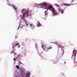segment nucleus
<instances>
[{
  "instance_id": "1",
  "label": "nucleus",
  "mask_w": 77,
  "mask_h": 77,
  "mask_svg": "<svg viewBox=\"0 0 77 77\" xmlns=\"http://www.w3.org/2000/svg\"><path fill=\"white\" fill-rule=\"evenodd\" d=\"M28 10H26V9H23L21 11L23 13V17H21V19L25 21H26V19H24V16L25 15V16L28 17L29 15V14H30V13H29V12H28Z\"/></svg>"
},
{
  "instance_id": "2",
  "label": "nucleus",
  "mask_w": 77,
  "mask_h": 77,
  "mask_svg": "<svg viewBox=\"0 0 77 77\" xmlns=\"http://www.w3.org/2000/svg\"><path fill=\"white\" fill-rule=\"evenodd\" d=\"M51 8L52 9V14H54V15H56L57 14V12L56 11L55 9H54L53 6H49L48 7V8L46 9L48 10H49V9H50Z\"/></svg>"
},
{
  "instance_id": "3",
  "label": "nucleus",
  "mask_w": 77,
  "mask_h": 77,
  "mask_svg": "<svg viewBox=\"0 0 77 77\" xmlns=\"http://www.w3.org/2000/svg\"><path fill=\"white\" fill-rule=\"evenodd\" d=\"M40 6H42V9H48V6H47V3H42L41 4Z\"/></svg>"
},
{
  "instance_id": "4",
  "label": "nucleus",
  "mask_w": 77,
  "mask_h": 77,
  "mask_svg": "<svg viewBox=\"0 0 77 77\" xmlns=\"http://www.w3.org/2000/svg\"><path fill=\"white\" fill-rule=\"evenodd\" d=\"M11 6L13 7V8H14V9H15L16 10V11L17 12V8L16 7V6L15 5H11Z\"/></svg>"
},
{
  "instance_id": "5",
  "label": "nucleus",
  "mask_w": 77,
  "mask_h": 77,
  "mask_svg": "<svg viewBox=\"0 0 77 77\" xmlns=\"http://www.w3.org/2000/svg\"><path fill=\"white\" fill-rule=\"evenodd\" d=\"M30 72L27 73L26 75V77H30Z\"/></svg>"
},
{
  "instance_id": "6",
  "label": "nucleus",
  "mask_w": 77,
  "mask_h": 77,
  "mask_svg": "<svg viewBox=\"0 0 77 77\" xmlns=\"http://www.w3.org/2000/svg\"><path fill=\"white\" fill-rule=\"evenodd\" d=\"M52 48L51 47H50V48H48V49H45V50L46 51H48V50H50V49H51Z\"/></svg>"
},
{
  "instance_id": "7",
  "label": "nucleus",
  "mask_w": 77,
  "mask_h": 77,
  "mask_svg": "<svg viewBox=\"0 0 77 77\" xmlns=\"http://www.w3.org/2000/svg\"><path fill=\"white\" fill-rule=\"evenodd\" d=\"M37 27H40L41 26V24L39 22H38V23L37 24Z\"/></svg>"
},
{
  "instance_id": "8",
  "label": "nucleus",
  "mask_w": 77,
  "mask_h": 77,
  "mask_svg": "<svg viewBox=\"0 0 77 77\" xmlns=\"http://www.w3.org/2000/svg\"><path fill=\"white\" fill-rule=\"evenodd\" d=\"M64 6H71V4H63Z\"/></svg>"
},
{
  "instance_id": "9",
  "label": "nucleus",
  "mask_w": 77,
  "mask_h": 77,
  "mask_svg": "<svg viewBox=\"0 0 77 77\" xmlns=\"http://www.w3.org/2000/svg\"><path fill=\"white\" fill-rule=\"evenodd\" d=\"M55 5H56V6H57V7H59V11H60V7L56 4Z\"/></svg>"
},
{
  "instance_id": "10",
  "label": "nucleus",
  "mask_w": 77,
  "mask_h": 77,
  "mask_svg": "<svg viewBox=\"0 0 77 77\" xmlns=\"http://www.w3.org/2000/svg\"><path fill=\"white\" fill-rule=\"evenodd\" d=\"M48 15V12H47V11H46L45 12V16H47Z\"/></svg>"
},
{
  "instance_id": "11",
  "label": "nucleus",
  "mask_w": 77,
  "mask_h": 77,
  "mask_svg": "<svg viewBox=\"0 0 77 77\" xmlns=\"http://www.w3.org/2000/svg\"><path fill=\"white\" fill-rule=\"evenodd\" d=\"M58 47H60V48H63V46H61V45H57Z\"/></svg>"
},
{
  "instance_id": "12",
  "label": "nucleus",
  "mask_w": 77,
  "mask_h": 77,
  "mask_svg": "<svg viewBox=\"0 0 77 77\" xmlns=\"http://www.w3.org/2000/svg\"><path fill=\"white\" fill-rule=\"evenodd\" d=\"M24 71H25V69H22L21 72H24Z\"/></svg>"
},
{
  "instance_id": "13",
  "label": "nucleus",
  "mask_w": 77,
  "mask_h": 77,
  "mask_svg": "<svg viewBox=\"0 0 77 77\" xmlns=\"http://www.w3.org/2000/svg\"><path fill=\"white\" fill-rule=\"evenodd\" d=\"M31 27H35V26H34V25H33V24H31Z\"/></svg>"
},
{
  "instance_id": "14",
  "label": "nucleus",
  "mask_w": 77,
  "mask_h": 77,
  "mask_svg": "<svg viewBox=\"0 0 77 77\" xmlns=\"http://www.w3.org/2000/svg\"><path fill=\"white\" fill-rule=\"evenodd\" d=\"M16 66L17 68L18 69H19V66H18V65H17Z\"/></svg>"
},
{
  "instance_id": "15",
  "label": "nucleus",
  "mask_w": 77,
  "mask_h": 77,
  "mask_svg": "<svg viewBox=\"0 0 77 77\" xmlns=\"http://www.w3.org/2000/svg\"><path fill=\"white\" fill-rule=\"evenodd\" d=\"M12 51L13 53H14V55H17V53H14V50H13Z\"/></svg>"
},
{
  "instance_id": "16",
  "label": "nucleus",
  "mask_w": 77,
  "mask_h": 77,
  "mask_svg": "<svg viewBox=\"0 0 77 77\" xmlns=\"http://www.w3.org/2000/svg\"><path fill=\"white\" fill-rule=\"evenodd\" d=\"M74 0H72L71 1V3H73V2H74Z\"/></svg>"
},
{
  "instance_id": "17",
  "label": "nucleus",
  "mask_w": 77,
  "mask_h": 77,
  "mask_svg": "<svg viewBox=\"0 0 77 77\" xmlns=\"http://www.w3.org/2000/svg\"><path fill=\"white\" fill-rule=\"evenodd\" d=\"M15 45H18V43H15Z\"/></svg>"
},
{
  "instance_id": "18",
  "label": "nucleus",
  "mask_w": 77,
  "mask_h": 77,
  "mask_svg": "<svg viewBox=\"0 0 77 77\" xmlns=\"http://www.w3.org/2000/svg\"><path fill=\"white\" fill-rule=\"evenodd\" d=\"M61 14H63V11H61Z\"/></svg>"
},
{
  "instance_id": "19",
  "label": "nucleus",
  "mask_w": 77,
  "mask_h": 77,
  "mask_svg": "<svg viewBox=\"0 0 77 77\" xmlns=\"http://www.w3.org/2000/svg\"><path fill=\"white\" fill-rule=\"evenodd\" d=\"M75 50H73V53H74V52L75 51Z\"/></svg>"
},
{
  "instance_id": "20",
  "label": "nucleus",
  "mask_w": 77,
  "mask_h": 77,
  "mask_svg": "<svg viewBox=\"0 0 77 77\" xmlns=\"http://www.w3.org/2000/svg\"><path fill=\"white\" fill-rule=\"evenodd\" d=\"M14 60H16V59H15V58L13 59Z\"/></svg>"
},
{
  "instance_id": "21",
  "label": "nucleus",
  "mask_w": 77,
  "mask_h": 77,
  "mask_svg": "<svg viewBox=\"0 0 77 77\" xmlns=\"http://www.w3.org/2000/svg\"><path fill=\"white\" fill-rule=\"evenodd\" d=\"M77 5V4H71V5Z\"/></svg>"
},
{
  "instance_id": "22",
  "label": "nucleus",
  "mask_w": 77,
  "mask_h": 77,
  "mask_svg": "<svg viewBox=\"0 0 77 77\" xmlns=\"http://www.w3.org/2000/svg\"><path fill=\"white\" fill-rule=\"evenodd\" d=\"M19 47H20V45H19L17 47V48H19Z\"/></svg>"
},
{
  "instance_id": "23",
  "label": "nucleus",
  "mask_w": 77,
  "mask_h": 77,
  "mask_svg": "<svg viewBox=\"0 0 77 77\" xmlns=\"http://www.w3.org/2000/svg\"><path fill=\"white\" fill-rule=\"evenodd\" d=\"M20 26L19 25V26L18 28L17 29V30H18V29H19V28H20Z\"/></svg>"
},
{
  "instance_id": "24",
  "label": "nucleus",
  "mask_w": 77,
  "mask_h": 77,
  "mask_svg": "<svg viewBox=\"0 0 77 77\" xmlns=\"http://www.w3.org/2000/svg\"><path fill=\"white\" fill-rule=\"evenodd\" d=\"M19 56H17V58H16V59H18V57H19Z\"/></svg>"
},
{
  "instance_id": "25",
  "label": "nucleus",
  "mask_w": 77,
  "mask_h": 77,
  "mask_svg": "<svg viewBox=\"0 0 77 77\" xmlns=\"http://www.w3.org/2000/svg\"><path fill=\"white\" fill-rule=\"evenodd\" d=\"M20 63H21V64H22V65H23V64L22 63H21V62H20Z\"/></svg>"
},
{
  "instance_id": "26",
  "label": "nucleus",
  "mask_w": 77,
  "mask_h": 77,
  "mask_svg": "<svg viewBox=\"0 0 77 77\" xmlns=\"http://www.w3.org/2000/svg\"><path fill=\"white\" fill-rule=\"evenodd\" d=\"M75 56H76V55H75Z\"/></svg>"
},
{
  "instance_id": "27",
  "label": "nucleus",
  "mask_w": 77,
  "mask_h": 77,
  "mask_svg": "<svg viewBox=\"0 0 77 77\" xmlns=\"http://www.w3.org/2000/svg\"><path fill=\"white\" fill-rule=\"evenodd\" d=\"M13 47V49H14V47H14V46H12Z\"/></svg>"
},
{
  "instance_id": "28",
  "label": "nucleus",
  "mask_w": 77,
  "mask_h": 77,
  "mask_svg": "<svg viewBox=\"0 0 77 77\" xmlns=\"http://www.w3.org/2000/svg\"><path fill=\"white\" fill-rule=\"evenodd\" d=\"M42 48L43 49H44V48H43V47L42 46Z\"/></svg>"
},
{
  "instance_id": "29",
  "label": "nucleus",
  "mask_w": 77,
  "mask_h": 77,
  "mask_svg": "<svg viewBox=\"0 0 77 77\" xmlns=\"http://www.w3.org/2000/svg\"><path fill=\"white\" fill-rule=\"evenodd\" d=\"M47 45V44L46 43H45V45Z\"/></svg>"
},
{
  "instance_id": "30",
  "label": "nucleus",
  "mask_w": 77,
  "mask_h": 77,
  "mask_svg": "<svg viewBox=\"0 0 77 77\" xmlns=\"http://www.w3.org/2000/svg\"><path fill=\"white\" fill-rule=\"evenodd\" d=\"M7 2H9V0H8L7 1Z\"/></svg>"
},
{
  "instance_id": "31",
  "label": "nucleus",
  "mask_w": 77,
  "mask_h": 77,
  "mask_svg": "<svg viewBox=\"0 0 77 77\" xmlns=\"http://www.w3.org/2000/svg\"><path fill=\"white\" fill-rule=\"evenodd\" d=\"M19 63H20V62H18Z\"/></svg>"
},
{
  "instance_id": "32",
  "label": "nucleus",
  "mask_w": 77,
  "mask_h": 77,
  "mask_svg": "<svg viewBox=\"0 0 77 77\" xmlns=\"http://www.w3.org/2000/svg\"><path fill=\"white\" fill-rule=\"evenodd\" d=\"M19 61H20V59H19Z\"/></svg>"
},
{
  "instance_id": "33",
  "label": "nucleus",
  "mask_w": 77,
  "mask_h": 77,
  "mask_svg": "<svg viewBox=\"0 0 77 77\" xmlns=\"http://www.w3.org/2000/svg\"><path fill=\"white\" fill-rule=\"evenodd\" d=\"M63 53H64V51H63Z\"/></svg>"
},
{
  "instance_id": "34",
  "label": "nucleus",
  "mask_w": 77,
  "mask_h": 77,
  "mask_svg": "<svg viewBox=\"0 0 77 77\" xmlns=\"http://www.w3.org/2000/svg\"><path fill=\"white\" fill-rule=\"evenodd\" d=\"M51 43H53V42H51Z\"/></svg>"
}]
</instances>
